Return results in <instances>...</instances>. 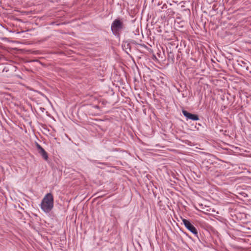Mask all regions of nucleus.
<instances>
[{
  "mask_svg": "<svg viewBox=\"0 0 251 251\" xmlns=\"http://www.w3.org/2000/svg\"><path fill=\"white\" fill-rule=\"evenodd\" d=\"M65 112H69L70 113H73V115L70 116V119L71 120H77V118L81 120V117L79 115V111H65Z\"/></svg>",
  "mask_w": 251,
  "mask_h": 251,
  "instance_id": "obj_5",
  "label": "nucleus"
},
{
  "mask_svg": "<svg viewBox=\"0 0 251 251\" xmlns=\"http://www.w3.org/2000/svg\"><path fill=\"white\" fill-rule=\"evenodd\" d=\"M123 27V23L120 20L116 19L114 21L111 25V30L113 33H116L120 29Z\"/></svg>",
  "mask_w": 251,
  "mask_h": 251,
  "instance_id": "obj_3",
  "label": "nucleus"
},
{
  "mask_svg": "<svg viewBox=\"0 0 251 251\" xmlns=\"http://www.w3.org/2000/svg\"><path fill=\"white\" fill-rule=\"evenodd\" d=\"M182 222L185 227L190 232L193 233L197 237H198V232L197 228L191 223V222L185 219H182Z\"/></svg>",
  "mask_w": 251,
  "mask_h": 251,
  "instance_id": "obj_2",
  "label": "nucleus"
},
{
  "mask_svg": "<svg viewBox=\"0 0 251 251\" xmlns=\"http://www.w3.org/2000/svg\"><path fill=\"white\" fill-rule=\"evenodd\" d=\"M38 153L42 156V157L45 160H47L49 158L48 153L42 148L38 151Z\"/></svg>",
  "mask_w": 251,
  "mask_h": 251,
  "instance_id": "obj_6",
  "label": "nucleus"
},
{
  "mask_svg": "<svg viewBox=\"0 0 251 251\" xmlns=\"http://www.w3.org/2000/svg\"><path fill=\"white\" fill-rule=\"evenodd\" d=\"M145 114H146V111H144Z\"/></svg>",
  "mask_w": 251,
  "mask_h": 251,
  "instance_id": "obj_11",
  "label": "nucleus"
},
{
  "mask_svg": "<svg viewBox=\"0 0 251 251\" xmlns=\"http://www.w3.org/2000/svg\"><path fill=\"white\" fill-rule=\"evenodd\" d=\"M62 112V114L65 116V115L70 119V116L73 115V113H70L69 112H65V111H60Z\"/></svg>",
  "mask_w": 251,
  "mask_h": 251,
  "instance_id": "obj_7",
  "label": "nucleus"
},
{
  "mask_svg": "<svg viewBox=\"0 0 251 251\" xmlns=\"http://www.w3.org/2000/svg\"><path fill=\"white\" fill-rule=\"evenodd\" d=\"M182 113L186 117V119L187 121L189 120H193V121H198L199 120V116L197 114H192L189 113L188 111H182Z\"/></svg>",
  "mask_w": 251,
  "mask_h": 251,
  "instance_id": "obj_4",
  "label": "nucleus"
},
{
  "mask_svg": "<svg viewBox=\"0 0 251 251\" xmlns=\"http://www.w3.org/2000/svg\"><path fill=\"white\" fill-rule=\"evenodd\" d=\"M54 204V199L51 193L47 194L41 203V208L46 213H49L53 208Z\"/></svg>",
  "mask_w": 251,
  "mask_h": 251,
  "instance_id": "obj_1",
  "label": "nucleus"
},
{
  "mask_svg": "<svg viewBox=\"0 0 251 251\" xmlns=\"http://www.w3.org/2000/svg\"><path fill=\"white\" fill-rule=\"evenodd\" d=\"M36 147L38 151L42 148V147L37 143H36Z\"/></svg>",
  "mask_w": 251,
  "mask_h": 251,
  "instance_id": "obj_8",
  "label": "nucleus"
},
{
  "mask_svg": "<svg viewBox=\"0 0 251 251\" xmlns=\"http://www.w3.org/2000/svg\"><path fill=\"white\" fill-rule=\"evenodd\" d=\"M0 114L1 115V116L2 117V118H3L4 120H6V119H5V117H4V115H3V112H2V111L0 110Z\"/></svg>",
  "mask_w": 251,
  "mask_h": 251,
  "instance_id": "obj_9",
  "label": "nucleus"
},
{
  "mask_svg": "<svg viewBox=\"0 0 251 251\" xmlns=\"http://www.w3.org/2000/svg\"><path fill=\"white\" fill-rule=\"evenodd\" d=\"M3 111H4V113H5V115H7L6 112V111H5V110H4Z\"/></svg>",
  "mask_w": 251,
  "mask_h": 251,
  "instance_id": "obj_10",
  "label": "nucleus"
}]
</instances>
